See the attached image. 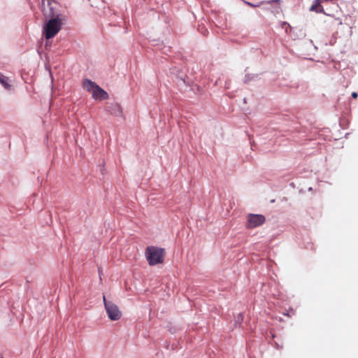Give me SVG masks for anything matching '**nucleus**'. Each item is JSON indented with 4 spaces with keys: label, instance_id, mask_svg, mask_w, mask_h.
Returning a JSON list of instances; mask_svg holds the SVG:
<instances>
[{
    "label": "nucleus",
    "instance_id": "nucleus-17",
    "mask_svg": "<svg viewBox=\"0 0 358 358\" xmlns=\"http://www.w3.org/2000/svg\"><path fill=\"white\" fill-rule=\"evenodd\" d=\"M0 358H2V357H0Z\"/></svg>",
    "mask_w": 358,
    "mask_h": 358
},
{
    "label": "nucleus",
    "instance_id": "nucleus-13",
    "mask_svg": "<svg viewBox=\"0 0 358 358\" xmlns=\"http://www.w3.org/2000/svg\"><path fill=\"white\" fill-rule=\"evenodd\" d=\"M45 36V24L42 25V37Z\"/></svg>",
    "mask_w": 358,
    "mask_h": 358
},
{
    "label": "nucleus",
    "instance_id": "nucleus-3",
    "mask_svg": "<svg viewBox=\"0 0 358 358\" xmlns=\"http://www.w3.org/2000/svg\"><path fill=\"white\" fill-rule=\"evenodd\" d=\"M63 20V17H57V15L49 18L46 22V41L49 38H53L61 30ZM47 45L48 43H46Z\"/></svg>",
    "mask_w": 358,
    "mask_h": 358
},
{
    "label": "nucleus",
    "instance_id": "nucleus-11",
    "mask_svg": "<svg viewBox=\"0 0 358 358\" xmlns=\"http://www.w3.org/2000/svg\"><path fill=\"white\" fill-rule=\"evenodd\" d=\"M244 3L247 5H248L249 6H251V7H257L258 6V5H255L250 2H248V1H244Z\"/></svg>",
    "mask_w": 358,
    "mask_h": 358
},
{
    "label": "nucleus",
    "instance_id": "nucleus-4",
    "mask_svg": "<svg viewBox=\"0 0 358 358\" xmlns=\"http://www.w3.org/2000/svg\"><path fill=\"white\" fill-rule=\"evenodd\" d=\"M103 303L108 317L111 320H118L121 317L122 314L117 305L107 301L105 296H103Z\"/></svg>",
    "mask_w": 358,
    "mask_h": 358
},
{
    "label": "nucleus",
    "instance_id": "nucleus-16",
    "mask_svg": "<svg viewBox=\"0 0 358 358\" xmlns=\"http://www.w3.org/2000/svg\"><path fill=\"white\" fill-rule=\"evenodd\" d=\"M44 1H45V0H41L42 3H43Z\"/></svg>",
    "mask_w": 358,
    "mask_h": 358
},
{
    "label": "nucleus",
    "instance_id": "nucleus-9",
    "mask_svg": "<svg viewBox=\"0 0 358 358\" xmlns=\"http://www.w3.org/2000/svg\"><path fill=\"white\" fill-rule=\"evenodd\" d=\"M243 320V315L241 313H239L236 319V322L241 324Z\"/></svg>",
    "mask_w": 358,
    "mask_h": 358
},
{
    "label": "nucleus",
    "instance_id": "nucleus-10",
    "mask_svg": "<svg viewBox=\"0 0 358 358\" xmlns=\"http://www.w3.org/2000/svg\"><path fill=\"white\" fill-rule=\"evenodd\" d=\"M37 51H38V52L39 55L41 57V55H42V52H43V49H42V46H41V45H40L38 46V49H37Z\"/></svg>",
    "mask_w": 358,
    "mask_h": 358
},
{
    "label": "nucleus",
    "instance_id": "nucleus-6",
    "mask_svg": "<svg viewBox=\"0 0 358 358\" xmlns=\"http://www.w3.org/2000/svg\"><path fill=\"white\" fill-rule=\"evenodd\" d=\"M49 6V18L54 17V15H57V17H63L60 13V5L53 0H48Z\"/></svg>",
    "mask_w": 358,
    "mask_h": 358
},
{
    "label": "nucleus",
    "instance_id": "nucleus-8",
    "mask_svg": "<svg viewBox=\"0 0 358 358\" xmlns=\"http://www.w3.org/2000/svg\"><path fill=\"white\" fill-rule=\"evenodd\" d=\"M0 83L5 89H10V85L9 84V79L8 77L5 76L3 74L0 73Z\"/></svg>",
    "mask_w": 358,
    "mask_h": 358
},
{
    "label": "nucleus",
    "instance_id": "nucleus-15",
    "mask_svg": "<svg viewBox=\"0 0 358 358\" xmlns=\"http://www.w3.org/2000/svg\"><path fill=\"white\" fill-rule=\"evenodd\" d=\"M229 83H226V87L228 88L229 87Z\"/></svg>",
    "mask_w": 358,
    "mask_h": 358
},
{
    "label": "nucleus",
    "instance_id": "nucleus-2",
    "mask_svg": "<svg viewBox=\"0 0 358 358\" xmlns=\"http://www.w3.org/2000/svg\"><path fill=\"white\" fill-rule=\"evenodd\" d=\"M83 86L85 90L92 94L94 99L105 100L108 98L107 92L90 80H83Z\"/></svg>",
    "mask_w": 358,
    "mask_h": 358
},
{
    "label": "nucleus",
    "instance_id": "nucleus-7",
    "mask_svg": "<svg viewBox=\"0 0 358 358\" xmlns=\"http://www.w3.org/2000/svg\"><path fill=\"white\" fill-rule=\"evenodd\" d=\"M322 2H323L322 0H315L313 1V5L310 7V10L322 13L324 11V9H323L322 6H321V3Z\"/></svg>",
    "mask_w": 358,
    "mask_h": 358
},
{
    "label": "nucleus",
    "instance_id": "nucleus-12",
    "mask_svg": "<svg viewBox=\"0 0 358 358\" xmlns=\"http://www.w3.org/2000/svg\"><path fill=\"white\" fill-rule=\"evenodd\" d=\"M352 96L354 99H357V96H358V94H357V92H353L352 93Z\"/></svg>",
    "mask_w": 358,
    "mask_h": 358
},
{
    "label": "nucleus",
    "instance_id": "nucleus-5",
    "mask_svg": "<svg viewBox=\"0 0 358 358\" xmlns=\"http://www.w3.org/2000/svg\"><path fill=\"white\" fill-rule=\"evenodd\" d=\"M266 222V218L260 214H249L247 216L245 227L248 229H253L262 225Z\"/></svg>",
    "mask_w": 358,
    "mask_h": 358
},
{
    "label": "nucleus",
    "instance_id": "nucleus-14",
    "mask_svg": "<svg viewBox=\"0 0 358 358\" xmlns=\"http://www.w3.org/2000/svg\"><path fill=\"white\" fill-rule=\"evenodd\" d=\"M275 345L278 349H281L282 348V345H280L278 343H275Z\"/></svg>",
    "mask_w": 358,
    "mask_h": 358
},
{
    "label": "nucleus",
    "instance_id": "nucleus-1",
    "mask_svg": "<svg viewBox=\"0 0 358 358\" xmlns=\"http://www.w3.org/2000/svg\"><path fill=\"white\" fill-rule=\"evenodd\" d=\"M145 258L150 266H155L164 262L165 250L155 246H148L145 251Z\"/></svg>",
    "mask_w": 358,
    "mask_h": 358
}]
</instances>
